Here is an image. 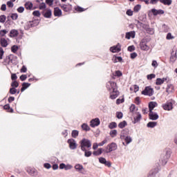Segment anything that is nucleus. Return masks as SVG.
I'll list each match as a JSON object with an SVG mask.
<instances>
[{"instance_id":"44","label":"nucleus","mask_w":177,"mask_h":177,"mask_svg":"<svg viewBox=\"0 0 177 177\" xmlns=\"http://www.w3.org/2000/svg\"><path fill=\"white\" fill-rule=\"evenodd\" d=\"M8 34V30H0V37H5Z\"/></svg>"},{"instance_id":"27","label":"nucleus","mask_w":177,"mask_h":177,"mask_svg":"<svg viewBox=\"0 0 177 177\" xmlns=\"http://www.w3.org/2000/svg\"><path fill=\"white\" fill-rule=\"evenodd\" d=\"M157 106H158V104L156 102H149V112L150 111H153V110H154V107H157Z\"/></svg>"},{"instance_id":"41","label":"nucleus","mask_w":177,"mask_h":177,"mask_svg":"<svg viewBox=\"0 0 177 177\" xmlns=\"http://www.w3.org/2000/svg\"><path fill=\"white\" fill-rule=\"evenodd\" d=\"M84 152V156L86 157H91L92 156V151H88V149H86V151H83Z\"/></svg>"},{"instance_id":"43","label":"nucleus","mask_w":177,"mask_h":177,"mask_svg":"<svg viewBox=\"0 0 177 177\" xmlns=\"http://www.w3.org/2000/svg\"><path fill=\"white\" fill-rule=\"evenodd\" d=\"M11 50L13 53H16V52L19 50V47L17 46H12L11 48Z\"/></svg>"},{"instance_id":"36","label":"nucleus","mask_w":177,"mask_h":177,"mask_svg":"<svg viewBox=\"0 0 177 177\" xmlns=\"http://www.w3.org/2000/svg\"><path fill=\"white\" fill-rule=\"evenodd\" d=\"M25 8L27 10H31L32 9V3L31 2H26L25 3Z\"/></svg>"},{"instance_id":"14","label":"nucleus","mask_w":177,"mask_h":177,"mask_svg":"<svg viewBox=\"0 0 177 177\" xmlns=\"http://www.w3.org/2000/svg\"><path fill=\"white\" fill-rule=\"evenodd\" d=\"M110 50L112 53H118V52H121V44L118 43L116 46L111 47Z\"/></svg>"},{"instance_id":"39","label":"nucleus","mask_w":177,"mask_h":177,"mask_svg":"<svg viewBox=\"0 0 177 177\" xmlns=\"http://www.w3.org/2000/svg\"><path fill=\"white\" fill-rule=\"evenodd\" d=\"M127 121L124 120V121L119 123L118 127L121 129H122V128H125V127H127Z\"/></svg>"},{"instance_id":"59","label":"nucleus","mask_w":177,"mask_h":177,"mask_svg":"<svg viewBox=\"0 0 177 177\" xmlns=\"http://www.w3.org/2000/svg\"><path fill=\"white\" fill-rule=\"evenodd\" d=\"M75 10H76L77 12H84V11H85V9H84V8H82V7L77 6V8H75Z\"/></svg>"},{"instance_id":"48","label":"nucleus","mask_w":177,"mask_h":177,"mask_svg":"<svg viewBox=\"0 0 177 177\" xmlns=\"http://www.w3.org/2000/svg\"><path fill=\"white\" fill-rule=\"evenodd\" d=\"M11 86H12V88L19 87V82H17V81L12 82V84H11Z\"/></svg>"},{"instance_id":"21","label":"nucleus","mask_w":177,"mask_h":177,"mask_svg":"<svg viewBox=\"0 0 177 177\" xmlns=\"http://www.w3.org/2000/svg\"><path fill=\"white\" fill-rule=\"evenodd\" d=\"M167 81H168V77L157 78L156 85H162V84Z\"/></svg>"},{"instance_id":"42","label":"nucleus","mask_w":177,"mask_h":177,"mask_svg":"<svg viewBox=\"0 0 177 177\" xmlns=\"http://www.w3.org/2000/svg\"><path fill=\"white\" fill-rule=\"evenodd\" d=\"M117 130H112L110 131V136L111 138H115V136H117Z\"/></svg>"},{"instance_id":"53","label":"nucleus","mask_w":177,"mask_h":177,"mask_svg":"<svg viewBox=\"0 0 177 177\" xmlns=\"http://www.w3.org/2000/svg\"><path fill=\"white\" fill-rule=\"evenodd\" d=\"M123 114H122V112H117L116 113V117L117 118H118V120H121V118H122L123 117Z\"/></svg>"},{"instance_id":"28","label":"nucleus","mask_w":177,"mask_h":177,"mask_svg":"<svg viewBox=\"0 0 177 177\" xmlns=\"http://www.w3.org/2000/svg\"><path fill=\"white\" fill-rule=\"evenodd\" d=\"M13 60L10 58V56H7L4 59L3 64L4 66H9Z\"/></svg>"},{"instance_id":"34","label":"nucleus","mask_w":177,"mask_h":177,"mask_svg":"<svg viewBox=\"0 0 177 177\" xmlns=\"http://www.w3.org/2000/svg\"><path fill=\"white\" fill-rule=\"evenodd\" d=\"M157 122H149L147 124V128H156Z\"/></svg>"},{"instance_id":"31","label":"nucleus","mask_w":177,"mask_h":177,"mask_svg":"<svg viewBox=\"0 0 177 177\" xmlns=\"http://www.w3.org/2000/svg\"><path fill=\"white\" fill-rule=\"evenodd\" d=\"M82 129H83V131H85L86 132H88V131H91V127H89V125H88V124L84 123L82 124Z\"/></svg>"},{"instance_id":"23","label":"nucleus","mask_w":177,"mask_h":177,"mask_svg":"<svg viewBox=\"0 0 177 177\" xmlns=\"http://www.w3.org/2000/svg\"><path fill=\"white\" fill-rule=\"evenodd\" d=\"M18 35H19V30L16 29H12L10 31L9 37H10V38H16V37H17Z\"/></svg>"},{"instance_id":"11","label":"nucleus","mask_w":177,"mask_h":177,"mask_svg":"<svg viewBox=\"0 0 177 177\" xmlns=\"http://www.w3.org/2000/svg\"><path fill=\"white\" fill-rule=\"evenodd\" d=\"M159 171H160V169H158V167H156V168L152 169L149 172L148 177H160V175L158 174Z\"/></svg>"},{"instance_id":"62","label":"nucleus","mask_w":177,"mask_h":177,"mask_svg":"<svg viewBox=\"0 0 177 177\" xmlns=\"http://www.w3.org/2000/svg\"><path fill=\"white\" fill-rule=\"evenodd\" d=\"M19 78L21 81H26L27 80V75H21Z\"/></svg>"},{"instance_id":"61","label":"nucleus","mask_w":177,"mask_h":177,"mask_svg":"<svg viewBox=\"0 0 177 177\" xmlns=\"http://www.w3.org/2000/svg\"><path fill=\"white\" fill-rule=\"evenodd\" d=\"M167 39H174V36H172V34L171 32L167 33Z\"/></svg>"},{"instance_id":"30","label":"nucleus","mask_w":177,"mask_h":177,"mask_svg":"<svg viewBox=\"0 0 177 177\" xmlns=\"http://www.w3.org/2000/svg\"><path fill=\"white\" fill-rule=\"evenodd\" d=\"M75 169H76L77 172H82V170L84 169V166L80 164H77L75 165Z\"/></svg>"},{"instance_id":"16","label":"nucleus","mask_w":177,"mask_h":177,"mask_svg":"<svg viewBox=\"0 0 177 177\" xmlns=\"http://www.w3.org/2000/svg\"><path fill=\"white\" fill-rule=\"evenodd\" d=\"M110 92V99H112L114 100V99H117L118 97V95H120V92L118 91V89H116V91H109Z\"/></svg>"},{"instance_id":"25","label":"nucleus","mask_w":177,"mask_h":177,"mask_svg":"<svg viewBox=\"0 0 177 177\" xmlns=\"http://www.w3.org/2000/svg\"><path fill=\"white\" fill-rule=\"evenodd\" d=\"M54 16L57 17H60L62 16V10L60 8L56 7L54 8Z\"/></svg>"},{"instance_id":"17","label":"nucleus","mask_w":177,"mask_h":177,"mask_svg":"<svg viewBox=\"0 0 177 177\" xmlns=\"http://www.w3.org/2000/svg\"><path fill=\"white\" fill-rule=\"evenodd\" d=\"M140 49L142 50H149L150 49V46L147 45V43L145 41H142L140 44Z\"/></svg>"},{"instance_id":"54","label":"nucleus","mask_w":177,"mask_h":177,"mask_svg":"<svg viewBox=\"0 0 177 177\" xmlns=\"http://www.w3.org/2000/svg\"><path fill=\"white\" fill-rule=\"evenodd\" d=\"M33 16H36L37 17H39L41 16V12H39V10H35L32 12Z\"/></svg>"},{"instance_id":"51","label":"nucleus","mask_w":177,"mask_h":177,"mask_svg":"<svg viewBox=\"0 0 177 177\" xmlns=\"http://www.w3.org/2000/svg\"><path fill=\"white\" fill-rule=\"evenodd\" d=\"M147 80H153V78H156V74L151 73V74L147 75Z\"/></svg>"},{"instance_id":"4","label":"nucleus","mask_w":177,"mask_h":177,"mask_svg":"<svg viewBox=\"0 0 177 177\" xmlns=\"http://www.w3.org/2000/svg\"><path fill=\"white\" fill-rule=\"evenodd\" d=\"M174 104H175V100H170L167 101L165 104L162 105V109L167 110V111H171L174 109Z\"/></svg>"},{"instance_id":"46","label":"nucleus","mask_w":177,"mask_h":177,"mask_svg":"<svg viewBox=\"0 0 177 177\" xmlns=\"http://www.w3.org/2000/svg\"><path fill=\"white\" fill-rule=\"evenodd\" d=\"M141 8H142V6H140V4L136 5L134 7V12H139Z\"/></svg>"},{"instance_id":"58","label":"nucleus","mask_w":177,"mask_h":177,"mask_svg":"<svg viewBox=\"0 0 177 177\" xmlns=\"http://www.w3.org/2000/svg\"><path fill=\"white\" fill-rule=\"evenodd\" d=\"M162 29L164 30L165 32H168L169 31V27L167 25H163Z\"/></svg>"},{"instance_id":"64","label":"nucleus","mask_w":177,"mask_h":177,"mask_svg":"<svg viewBox=\"0 0 177 177\" xmlns=\"http://www.w3.org/2000/svg\"><path fill=\"white\" fill-rule=\"evenodd\" d=\"M135 103L136 104H138V105L140 104V97H136Z\"/></svg>"},{"instance_id":"13","label":"nucleus","mask_w":177,"mask_h":177,"mask_svg":"<svg viewBox=\"0 0 177 177\" xmlns=\"http://www.w3.org/2000/svg\"><path fill=\"white\" fill-rule=\"evenodd\" d=\"M159 115L157 113L153 112V111H149V120H151L152 121H157L159 118Z\"/></svg>"},{"instance_id":"22","label":"nucleus","mask_w":177,"mask_h":177,"mask_svg":"<svg viewBox=\"0 0 177 177\" xmlns=\"http://www.w3.org/2000/svg\"><path fill=\"white\" fill-rule=\"evenodd\" d=\"M166 92L169 95V93H174V92H175V87L172 84H167Z\"/></svg>"},{"instance_id":"50","label":"nucleus","mask_w":177,"mask_h":177,"mask_svg":"<svg viewBox=\"0 0 177 177\" xmlns=\"http://www.w3.org/2000/svg\"><path fill=\"white\" fill-rule=\"evenodd\" d=\"M138 26H140L142 27V28H147V27H148L147 25H146V24H145L140 22V21H138Z\"/></svg>"},{"instance_id":"55","label":"nucleus","mask_w":177,"mask_h":177,"mask_svg":"<svg viewBox=\"0 0 177 177\" xmlns=\"http://www.w3.org/2000/svg\"><path fill=\"white\" fill-rule=\"evenodd\" d=\"M151 66L152 67H154V68H157V67H158V63H157L156 60H153L152 61Z\"/></svg>"},{"instance_id":"9","label":"nucleus","mask_w":177,"mask_h":177,"mask_svg":"<svg viewBox=\"0 0 177 177\" xmlns=\"http://www.w3.org/2000/svg\"><path fill=\"white\" fill-rule=\"evenodd\" d=\"M68 144L69 145V149H71V150H75V149H77V142H75V140L73 138L68 139Z\"/></svg>"},{"instance_id":"2","label":"nucleus","mask_w":177,"mask_h":177,"mask_svg":"<svg viewBox=\"0 0 177 177\" xmlns=\"http://www.w3.org/2000/svg\"><path fill=\"white\" fill-rule=\"evenodd\" d=\"M169 157H171V151H166L165 153H162L159 159L160 165H165L168 162Z\"/></svg>"},{"instance_id":"60","label":"nucleus","mask_w":177,"mask_h":177,"mask_svg":"<svg viewBox=\"0 0 177 177\" xmlns=\"http://www.w3.org/2000/svg\"><path fill=\"white\" fill-rule=\"evenodd\" d=\"M46 3H47L48 6H52V5H53V0H46Z\"/></svg>"},{"instance_id":"33","label":"nucleus","mask_w":177,"mask_h":177,"mask_svg":"<svg viewBox=\"0 0 177 177\" xmlns=\"http://www.w3.org/2000/svg\"><path fill=\"white\" fill-rule=\"evenodd\" d=\"M31 27H34V25L32 24V21H28L24 26L25 30H30Z\"/></svg>"},{"instance_id":"56","label":"nucleus","mask_w":177,"mask_h":177,"mask_svg":"<svg viewBox=\"0 0 177 177\" xmlns=\"http://www.w3.org/2000/svg\"><path fill=\"white\" fill-rule=\"evenodd\" d=\"M136 109V106H135V104H131L129 108L130 113H133V111H135Z\"/></svg>"},{"instance_id":"45","label":"nucleus","mask_w":177,"mask_h":177,"mask_svg":"<svg viewBox=\"0 0 177 177\" xmlns=\"http://www.w3.org/2000/svg\"><path fill=\"white\" fill-rule=\"evenodd\" d=\"M10 17L11 19H12V20H17L19 15H17V13H12Z\"/></svg>"},{"instance_id":"32","label":"nucleus","mask_w":177,"mask_h":177,"mask_svg":"<svg viewBox=\"0 0 177 177\" xmlns=\"http://www.w3.org/2000/svg\"><path fill=\"white\" fill-rule=\"evenodd\" d=\"M160 3H162L163 5H167V6H169L172 4V0H159Z\"/></svg>"},{"instance_id":"26","label":"nucleus","mask_w":177,"mask_h":177,"mask_svg":"<svg viewBox=\"0 0 177 177\" xmlns=\"http://www.w3.org/2000/svg\"><path fill=\"white\" fill-rule=\"evenodd\" d=\"M0 44L3 48H6L9 45L8 40L3 37L1 38Z\"/></svg>"},{"instance_id":"40","label":"nucleus","mask_w":177,"mask_h":177,"mask_svg":"<svg viewBox=\"0 0 177 177\" xmlns=\"http://www.w3.org/2000/svg\"><path fill=\"white\" fill-rule=\"evenodd\" d=\"M4 110H8L10 113H13V109H10V106L9 104H6L3 106Z\"/></svg>"},{"instance_id":"29","label":"nucleus","mask_w":177,"mask_h":177,"mask_svg":"<svg viewBox=\"0 0 177 177\" xmlns=\"http://www.w3.org/2000/svg\"><path fill=\"white\" fill-rule=\"evenodd\" d=\"M43 16H44L46 19H50V17H52V10H47L46 12L43 13Z\"/></svg>"},{"instance_id":"47","label":"nucleus","mask_w":177,"mask_h":177,"mask_svg":"<svg viewBox=\"0 0 177 177\" xmlns=\"http://www.w3.org/2000/svg\"><path fill=\"white\" fill-rule=\"evenodd\" d=\"M17 93V89L15 88V87H12L10 89V93L11 95H15Z\"/></svg>"},{"instance_id":"38","label":"nucleus","mask_w":177,"mask_h":177,"mask_svg":"<svg viewBox=\"0 0 177 177\" xmlns=\"http://www.w3.org/2000/svg\"><path fill=\"white\" fill-rule=\"evenodd\" d=\"M79 134H80V132L78 131V130H73L72 131L71 136L72 138H75L78 136Z\"/></svg>"},{"instance_id":"8","label":"nucleus","mask_w":177,"mask_h":177,"mask_svg":"<svg viewBox=\"0 0 177 177\" xmlns=\"http://www.w3.org/2000/svg\"><path fill=\"white\" fill-rule=\"evenodd\" d=\"M26 171L30 176H37L38 175V171L34 167H26Z\"/></svg>"},{"instance_id":"10","label":"nucleus","mask_w":177,"mask_h":177,"mask_svg":"<svg viewBox=\"0 0 177 177\" xmlns=\"http://www.w3.org/2000/svg\"><path fill=\"white\" fill-rule=\"evenodd\" d=\"M99 125H100V119L97 118L92 119L90 122V127H91V128L99 127Z\"/></svg>"},{"instance_id":"1","label":"nucleus","mask_w":177,"mask_h":177,"mask_svg":"<svg viewBox=\"0 0 177 177\" xmlns=\"http://www.w3.org/2000/svg\"><path fill=\"white\" fill-rule=\"evenodd\" d=\"M80 147L82 151H85L86 150H91V147H92V142L91 140L86 138H83L80 142Z\"/></svg>"},{"instance_id":"20","label":"nucleus","mask_w":177,"mask_h":177,"mask_svg":"<svg viewBox=\"0 0 177 177\" xmlns=\"http://www.w3.org/2000/svg\"><path fill=\"white\" fill-rule=\"evenodd\" d=\"M136 114L137 115L133 118V124H138V122H140V120H142V114L139 112H137Z\"/></svg>"},{"instance_id":"52","label":"nucleus","mask_w":177,"mask_h":177,"mask_svg":"<svg viewBox=\"0 0 177 177\" xmlns=\"http://www.w3.org/2000/svg\"><path fill=\"white\" fill-rule=\"evenodd\" d=\"M6 21V16L1 15L0 16V23H5Z\"/></svg>"},{"instance_id":"24","label":"nucleus","mask_w":177,"mask_h":177,"mask_svg":"<svg viewBox=\"0 0 177 177\" xmlns=\"http://www.w3.org/2000/svg\"><path fill=\"white\" fill-rule=\"evenodd\" d=\"M136 35V32L135 31L127 32L126 33L125 38L127 39H131V38H135Z\"/></svg>"},{"instance_id":"35","label":"nucleus","mask_w":177,"mask_h":177,"mask_svg":"<svg viewBox=\"0 0 177 177\" xmlns=\"http://www.w3.org/2000/svg\"><path fill=\"white\" fill-rule=\"evenodd\" d=\"M103 151H104V150L102 148L98 149L97 151H95L93 152V156H100V154H102V153H103Z\"/></svg>"},{"instance_id":"3","label":"nucleus","mask_w":177,"mask_h":177,"mask_svg":"<svg viewBox=\"0 0 177 177\" xmlns=\"http://www.w3.org/2000/svg\"><path fill=\"white\" fill-rule=\"evenodd\" d=\"M120 139L122 142H125L127 145H129V143L132 142V137L127 136V133H125V130L121 131Z\"/></svg>"},{"instance_id":"63","label":"nucleus","mask_w":177,"mask_h":177,"mask_svg":"<svg viewBox=\"0 0 177 177\" xmlns=\"http://www.w3.org/2000/svg\"><path fill=\"white\" fill-rule=\"evenodd\" d=\"M17 12L19 13H23V12H24V7L21 6L19 8H17Z\"/></svg>"},{"instance_id":"6","label":"nucleus","mask_w":177,"mask_h":177,"mask_svg":"<svg viewBox=\"0 0 177 177\" xmlns=\"http://www.w3.org/2000/svg\"><path fill=\"white\" fill-rule=\"evenodd\" d=\"M106 88L109 92H113L118 89L117 83L114 82H108L106 83Z\"/></svg>"},{"instance_id":"57","label":"nucleus","mask_w":177,"mask_h":177,"mask_svg":"<svg viewBox=\"0 0 177 177\" xmlns=\"http://www.w3.org/2000/svg\"><path fill=\"white\" fill-rule=\"evenodd\" d=\"M73 168V165L68 164V165H65V171H68L70 169H72Z\"/></svg>"},{"instance_id":"7","label":"nucleus","mask_w":177,"mask_h":177,"mask_svg":"<svg viewBox=\"0 0 177 177\" xmlns=\"http://www.w3.org/2000/svg\"><path fill=\"white\" fill-rule=\"evenodd\" d=\"M153 93L154 90L150 86L146 87L145 90L142 91V95H145V96H153Z\"/></svg>"},{"instance_id":"15","label":"nucleus","mask_w":177,"mask_h":177,"mask_svg":"<svg viewBox=\"0 0 177 177\" xmlns=\"http://www.w3.org/2000/svg\"><path fill=\"white\" fill-rule=\"evenodd\" d=\"M99 162H100V164H104V165L109 167V168L111 167V162H110V161H106V158L103 157L99 158Z\"/></svg>"},{"instance_id":"5","label":"nucleus","mask_w":177,"mask_h":177,"mask_svg":"<svg viewBox=\"0 0 177 177\" xmlns=\"http://www.w3.org/2000/svg\"><path fill=\"white\" fill-rule=\"evenodd\" d=\"M118 149V146L117 145V143L115 142H111V144H109L105 149V153H111V151H115Z\"/></svg>"},{"instance_id":"49","label":"nucleus","mask_w":177,"mask_h":177,"mask_svg":"<svg viewBox=\"0 0 177 177\" xmlns=\"http://www.w3.org/2000/svg\"><path fill=\"white\" fill-rule=\"evenodd\" d=\"M39 8L40 10H44V9H46V4L45 3H41L39 5Z\"/></svg>"},{"instance_id":"37","label":"nucleus","mask_w":177,"mask_h":177,"mask_svg":"<svg viewBox=\"0 0 177 177\" xmlns=\"http://www.w3.org/2000/svg\"><path fill=\"white\" fill-rule=\"evenodd\" d=\"M114 128H117V122H112L109 124V129H114Z\"/></svg>"},{"instance_id":"12","label":"nucleus","mask_w":177,"mask_h":177,"mask_svg":"<svg viewBox=\"0 0 177 177\" xmlns=\"http://www.w3.org/2000/svg\"><path fill=\"white\" fill-rule=\"evenodd\" d=\"M176 53H177L176 48H174L171 53V57H170V62H171V63H174V62L176 61V59H177Z\"/></svg>"},{"instance_id":"19","label":"nucleus","mask_w":177,"mask_h":177,"mask_svg":"<svg viewBox=\"0 0 177 177\" xmlns=\"http://www.w3.org/2000/svg\"><path fill=\"white\" fill-rule=\"evenodd\" d=\"M151 13H153V16H158V15H164V10H157L156 8H153L151 10Z\"/></svg>"},{"instance_id":"18","label":"nucleus","mask_w":177,"mask_h":177,"mask_svg":"<svg viewBox=\"0 0 177 177\" xmlns=\"http://www.w3.org/2000/svg\"><path fill=\"white\" fill-rule=\"evenodd\" d=\"M61 8H62V10H64V12H70V10H71V9H73V6H71V4H70V3L64 4V5L61 6Z\"/></svg>"}]
</instances>
